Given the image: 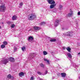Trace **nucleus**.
Returning <instances> with one entry per match:
<instances>
[{"label":"nucleus","mask_w":80,"mask_h":80,"mask_svg":"<svg viewBox=\"0 0 80 80\" xmlns=\"http://www.w3.org/2000/svg\"><path fill=\"white\" fill-rule=\"evenodd\" d=\"M33 37H32L31 36H30L29 37L28 39V42H31V41H33Z\"/></svg>","instance_id":"6"},{"label":"nucleus","mask_w":80,"mask_h":80,"mask_svg":"<svg viewBox=\"0 0 80 80\" xmlns=\"http://www.w3.org/2000/svg\"><path fill=\"white\" fill-rule=\"evenodd\" d=\"M47 73H48V71H46L45 72V75H46V74H47Z\"/></svg>","instance_id":"36"},{"label":"nucleus","mask_w":80,"mask_h":80,"mask_svg":"<svg viewBox=\"0 0 80 80\" xmlns=\"http://www.w3.org/2000/svg\"><path fill=\"white\" fill-rule=\"evenodd\" d=\"M17 16L15 15H14L12 17V20H17Z\"/></svg>","instance_id":"12"},{"label":"nucleus","mask_w":80,"mask_h":80,"mask_svg":"<svg viewBox=\"0 0 80 80\" xmlns=\"http://www.w3.org/2000/svg\"><path fill=\"white\" fill-rule=\"evenodd\" d=\"M53 1V0H48V3H51L52 2V1Z\"/></svg>","instance_id":"26"},{"label":"nucleus","mask_w":80,"mask_h":80,"mask_svg":"<svg viewBox=\"0 0 80 80\" xmlns=\"http://www.w3.org/2000/svg\"><path fill=\"white\" fill-rule=\"evenodd\" d=\"M78 55H80V52H79V53H78Z\"/></svg>","instance_id":"40"},{"label":"nucleus","mask_w":80,"mask_h":80,"mask_svg":"<svg viewBox=\"0 0 80 80\" xmlns=\"http://www.w3.org/2000/svg\"><path fill=\"white\" fill-rule=\"evenodd\" d=\"M9 25H10V24H12V22L10 21H7L6 22Z\"/></svg>","instance_id":"25"},{"label":"nucleus","mask_w":80,"mask_h":80,"mask_svg":"<svg viewBox=\"0 0 80 80\" xmlns=\"http://www.w3.org/2000/svg\"><path fill=\"white\" fill-rule=\"evenodd\" d=\"M40 66L42 67V68H45V65L43 64V63H41L40 65Z\"/></svg>","instance_id":"19"},{"label":"nucleus","mask_w":80,"mask_h":80,"mask_svg":"<svg viewBox=\"0 0 80 80\" xmlns=\"http://www.w3.org/2000/svg\"><path fill=\"white\" fill-rule=\"evenodd\" d=\"M8 78H11V77H12V76H11V75L10 74H9L7 76Z\"/></svg>","instance_id":"29"},{"label":"nucleus","mask_w":80,"mask_h":80,"mask_svg":"<svg viewBox=\"0 0 80 80\" xmlns=\"http://www.w3.org/2000/svg\"><path fill=\"white\" fill-rule=\"evenodd\" d=\"M23 2H20V3H19V5L20 6L19 7V8H22V7L23 6Z\"/></svg>","instance_id":"18"},{"label":"nucleus","mask_w":80,"mask_h":80,"mask_svg":"<svg viewBox=\"0 0 80 80\" xmlns=\"http://www.w3.org/2000/svg\"><path fill=\"white\" fill-rule=\"evenodd\" d=\"M68 56L70 58H72V55L70 53H68Z\"/></svg>","instance_id":"17"},{"label":"nucleus","mask_w":80,"mask_h":80,"mask_svg":"<svg viewBox=\"0 0 80 80\" xmlns=\"http://www.w3.org/2000/svg\"><path fill=\"white\" fill-rule=\"evenodd\" d=\"M2 2V1L0 0V3H1V2Z\"/></svg>","instance_id":"41"},{"label":"nucleus","mask_w":80,"mask_h":80,"mask_svg":"<svg viewBox=\"0 0 80 80\" xmlns=\"http://www.w3.org/2000/svg\"><path fill=\"white\" fill-rule=\"evenodd\" d=\"M1 26H0V29H1Z\"/></svg>","instance_id":"43"},{"label":"nucleus","mask_w":80,"mask_h":80,"mask_svg":"<svg viewBox=\"0 0 80 80\" xmlns=\"http://www.w3.org/2000/svg\"><path fill=\"white\" fill-rule=\"evenodd\" d=\"M78 15H80V12H78Z\"/></svg>","instance_id":"38"},{"label":"nucleus","mask_w":80,"mask_h":80,"mask_svg":"<svg viewBox=\"0 0 80 80\" xmlns=\"http://www.w3.org/2000/svg\"><path fill=\"white\" fill-rule=\"evenodd\" d=\"M19 77H22L23 76H24V73L23 72H21L19 74Z\"/></svg>","instance_id":"13"},{"label":"nucleus","mask_w":80,"mask_h":80,"mask_svg":"<svg viewBox=\"0 0 80 80\" xmlns=\"http://www.w3.org/2000/svg\"><path fill=\"white\" fill-rule=\"evenodd\" d=\"M43 54L44 55H47V54H48V53H47V52L46 51H44L43 52Z\"/></svg>","instance_id":"20"},{"label":"nucleus","mask_w":80,"mask_h":80,"mask_svg":"<svg viewBox=\"0 0 80 80\" xmlns=\"http://www.w3.org/2000/svg\"><path fill=\"white\" fill-rule=\"evenodd\" d=\"M59 20L58 19H57L54 22V26L55 27H57L58 25L59 24Z\"/></svg>","instance_id":"4"},{"label":"nucleus","mask_w":80,"mask_h":80,"mask_svg":"<svg viewBox=\"0 0 80 80\" xmlns=\"http://www.w3.org/2000/svg\"><path fill=\"white\" fill-rule=\"evenodd\" d=\"M45 24H46V23L45 22H42L40 23L41 25H45Z\"/></svg>","instance_id":"23"},{"label":"nucleus","mask_w":80,"mask_h":80,"mask_svg":"<svg viewBox=\"0 0 80 80\" xmlns=\"http://www.w3.org/2000/svg\"><path fill=\"white\" fill-rule=\"evenodd\" d=\"M63 8V6L62 5H60L59 6V9H62V8Z\"/></svg>","instance_id":"32"},{"label":"nucleus","mask_w":80,"mask_h":80,"mask_svg":"<svg viewBox=\"0 0 80 80\" xmlns=\"http://www.w3.org/2000/svg\"><path fill=\"white\" fill-rule=\"evenodd\" d=\"M17 50V48L15 46L14 47V52H16Z\"/></svg>","instance_id":"28"},{"label":"nucleus","mask_w":80,"mask_h":80,"mask_svg":"<svg viewBox=\"0 0 80 80\" xmlns=\"http://www.w3.org/2000/svg\"><path fill=\"white\" fill-rule=\"evenodd\" d=\"M44 60L45 62H47V63H48V64H49L50 63V61H49V60L47 59L46 58H44Z\"/></svg>","instance_id":"16"},{"label":"nucleus","mask_w":80,"mask_h":80,"mask_svg":"<svg viewBox=\"0 0 80 80\" xmlns=\"http://www.w3.org/2000/svg\"><path fill=\"white\" fill-rule=\"evenodd\" d=\"M34 29L36 30H38L40 29V27L37 26H35L33 27Z\"/></svg>","instance_id":"15"},{"label":"nucleus","mask_w":80,"mask_h":80,"mask_svg":"<svg viewBox=\"0 0 80 80\" xmlns=\"http://www.w3.org/2000/svg\"><path fill=\"white\" fill-rule=\"evenodd\" d=\"M28 18L29 20H33L34 18H36V16L32 14L31 15H29Z\"/></svg>","instance_id":"1"},{"label":"nucleus","mask_w":80,"mask_h":80,"mask_svg":"<svg viewBox=\"0 0 80 80\" xmlns=\"http://www.w3.org/2000/svg\"><path fill=\"white\" fill-rule=\"evenodd\" d=\"M38 75H42V73L41 72H38Z\"/></svg>","instance_id":"34"},{"label":"nucleus","mask_w":80,"mask_h":80,"mask_svg":"<svg viewBox=\"0 0 80 80\" xmlns=\"http://www.w3.org/2000/svg\"><path fill=\"white\" fill-rule=\"evenodd\" d=\"M65 48H65V47H63V50H65Z\"/></svg>","instance_id":"39"},{"label":"nucleus","mask_w":80,"mask_h":80,"mask_svg":"<svg viewBox=\"0 0 80 80\" xmlns=\"http://www.w3.org/2000/svg\"><path fill=\"white\" fill-rule=\"evenodd\" d=\"M35 54H33V53H30L29 54V56L28 58V59L29 60H32V59H33V58L35 57Z\"/></svg>","instance_id":"3"},{"label":"nucleus","mask_w":80,"mask_h":80,"mask_svg":"<svg viewBox=\"0 0 80 80\" xmlns=\"http://www.w3.org/2000/svg\"><path fill=\"white\" fill-rule=\"evenodd\" d=\"M53 9V12H56L57 11V9H56L55 8H54Z\"/></svg>","instance_id":"33"},{"label":"nucleus","mask_w":80,"mask_h":80,"mask_svg":"<svg viewBox=\"0 0 80 80\" xmlns=\"http://www.w3.org/2000/svg\"><path fill=\"white\" fill-rule=\"evenodd\" d=\"M66 49L69 52H70V51H71V49L69 47H67L66 48Z\"/></svg>","instance_id":"14"},{"label":"nucleus","mask_w":80,"mask_h":80,"mask_svg":"<svg viewBox=\"0 0 80 80\" xmlns=\"http://www.w3.org/2000/svg\"><path fill=\"white\" fill-rule=\"evenodd\" d=\"M15 26V25L14 24H12L11 26V28H14Z\"/></svg>","instance_id":"31"},{"label":"nucleus","mask_w":80,"mask_h":80,"mask_svg":"<svg viewBox=\"0 0 80 80\" xmlns=\"http://www.w3.org/2000/svg\"><path fill=\"white\" fill-rule=\"evenodd\" d=\"M73 66L74 67H78V66L75 64H73Z\"/></svg>","instance_id":"35"},{"label":"nucleus","mask_w":80,"mask_h":80,"mask_svg":"<svg viewBox=\"0 0 80 80\" xmlns=\"http://www.w3.org/2000/svg\"><path fill=\"white\" fill-rule=\"evenodd\" d=\"M3 44H4V45H8V42L6 41H4L3 42Z\"/></svg>","instance_id":"21"},{"label":"nucleus","mask_w":80,"mask_h":80,"mask_svg":"<svg viewBox=\"0 0 80 80\" xmlns=\"http://www.w3.org/2000/svg\"><path fill=\"white\" fill-rule=\"evenodd\" d=\"M61 77H66V73H61Z\"/></svg>","instance_id":"10"},{"label":"nucleus","mask_w":80,"mask_h":80,"mask_svg":"<svg viewBox=\"0 0 80 80\" xmlns=\"http://www.w3.org/2000/svg\"><path fill=\"white\" fill-rule=\"evenodd\" d=\"M62 30H64V28H62Z\"/></svg>","instance_id":"44"},{"label":"nucleus","mask_w":80,"mask_h":80,"mask_svg":"<svg viewBox=\"0 0 80 80\" xmlns=\"http://www.w3.org/2000/svg\"><path fill=\"white\" fill-rule=\"evenodd\" d=\"M2 61L3 63H4V64H6V63H7L8 62V59H4Z\"/></svg>","instance_id":"8"},{"label":"nucleus","mask_w":80,"mask_h":80,"mask_svg":"<svg viewBox=\"0 0 80 80\" xmlns=\"http://www.w3.org/2000/svg\"><path fill=\"white\" fill-rule=\"evenodd\" d=\"M26 48L25 47L23 46L22 48V50L23 51V52H24L25 51V50Z\"/></svg>","instance_id":"22"},{"label":"nucleus","mask_w":80,"mask_h":80,"mask_svg":"<svg viewBox=\"0 0 80 80\" xmlns=\"http://www.w3.org/2000/svg\"><path fill=\"white\" fill-rule=\"evenodd\" d=\"M55 6H56V4H51L50 6V8L51 9L53 8H54Z\"/></svg>","instance_id":"9"},{"label":"nucleus","mask_w":80,"mask_h":80,"mask_svg":"<svg viewBox=\"0 0 80 80\" xmlns=\"http://www.w3.org/2000/svg\"><path fill=\"white\" fill-rule=\"evenodd\" d=\"M66 35H67V36H68L69 37H70V36H72V32H67L66 33Z\"/></svg>","instance_id":"5"},{"label":"nucleus","mask_w":80,"mask_h":80,"mask_svg":"<svg viewBox=\"0 0 80 80\" xmlns=\"http://www.w3.org/2000/svg\"><path fill=\"white\" fill-rule=\"evenodd\" d=\"M72 15H73V11H71V12L68 14V17H71L72 16Z\"/></svg>","instance_id":"11"},{"label":"nucleus","mask_w":80,"mask_h":80,"mask_svg":"<svg viewBox=\"0 0 80 80\" xmlns=\"http://www.w3.org/2000/svg\"><path fill=\"white\" fill-rule=\"evenodd\" d=\"M2 24H3V22H2Z\"/></svg>","instance_id":"45"},{"label":"nucleus","mask_w":80,"mask_h":80,"mask_svg":"<svg viewBox=\"0 0 80 80\" xmlns=\"http://www.w3.org/2000/svg\"><path fill=\"white\" fill-rule=\"evenodd\" d=\"M9 60L10 62H15V60L14 59V58L12 57H10L9 58Z\"/></svg>","instance_id":"7"},{"label":"nucleus","mask_w":80,"mask_h":80,"mask_svg":"<svg viewBox=\"0 0 80 80\" xmlns=\"http://www.w3.org/2000/svg\"><path fill=\"white\" fill-rule=\"evenodd\" d=\"M55 1H54V0H53V1L52 2H51L50 3V4H55Z\"/></svg>","instance_id":"30"},{"label":"nucleus","mask_w":80,"mask_h":80,"mask_svg":"<svg viewBox=\"0 0 80 80\" xmlns=\"http://www.w3.org/2000/svg\"><path fill=\"white\" fill-rule=\"evenodd\" d=\"M56 41V39H51L50 40V42H54Z\"/></svg>","instance_id":"24"},{"label":"nucleus","mask_w":80,"mask_h":80,"mask_svg":"<svg viewBox=\"0 0 80 80\" xmlns=\"http://www.w3.org/2000/svg\"><path fill=\"white\" fill-rule=\"evenodd\" d=\"M5 9H6V7L5 6V5L4 4L3 5L0 6V12H4Z\"/></svg>","instance_id":"2"},{"label":"nucleus","mask_w":80,"mask_h":80,"mask_svg":"<svg viewBox=\"0 0 80 80\" xmlns=\"http://www.w3.org/2000/svg\"><path fill=\"white\" fill-rule=\"evenodd\" d=\"M30 80H33V77H31V78Z\"/></svg>","instance_id":"37"},{"label":"nucleus","mask_w":80,"mask_h":80,"mask_svg":"<svg viewBox=\"0 0 80 80\" xmlns=\"http://www.w3.org/2000/svg\"><path fill=\"white\" fill-rule=\"evenodd\" d=\"M31 30H32V29H30V30H29L28 31H31Z\"/></svg>","instance_id":"42"},{"label":"nucleus","mask_w":80,"mask_h":80,"mask_svg":"<svg viewBox=\"0 0 80 80\" xmlns=\"http://www.w3.org/2000/svg\"><path fill=\"white\" fill-rule=\"evenodd\" d=\"M5 47V46L4 45L2 44L1 45V48H3Z\"/></svg>","instance_id":"27"}]
</instances>
